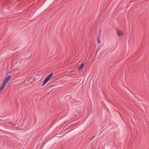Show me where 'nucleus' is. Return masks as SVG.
<instances>
[{
    "mask_svg": "<svg viewBox=\"0 0 149 149\" xmlns=\"http://www.w3.org/2000/svg\"><path fill=\"white\" fill-rule=\"evenodd\" d=\"M8 82L6 81H5L4 80L2 84H5V85Z\"/></svg>",
    "mask_w": 149,
    "mask_h": 149,
    "instance_id": "nucleus-6",
    "label": "nucleus"
},
{
    "mask_svg": "<svg viewBox=\"0 0 149 149\" xmlns=\"http://www.w3.org/2000/svg\"><path fill=\"white\" fill-rule=\"evenodd\" d=\"M53 73H51L50 74H49L45 79L42 85H41V86H43L45 85L46 84V83H47L49 81V79L52 78V77L53 76Z\"/></svg>",
    "mask_w": 149,
    "mask_h": 149,
    "instance_id": "nucleus-1",
    "label": "nucleus"
},
{
    "mask_svg": "<svg viewBox=\"0 0 149 149\" xmlns=\"http://www.w3.org/2000/svg\"><path fill=\"white\" fill-rule=\"evenodd\" d=\"M94 137L93 136L91 138L92 139H93L94 138Z\"/></svg>",
    "mask_w": 149,
    "mask_h": 149,
    "instance_id": "nucleus-10",
    "label": "nucleus"
},
{
    "mask_svg": "<svg viewBox=\"0 0 149 149\" xmlns=\"http://www.w3.org/2000/svg\"><path fill=\"white\" fill-rule=\"evenodd\" d=\"M8 82L6 81H5L4 80L2 84H5V85Z\"/></svg>",
    "mask_w": 149,
    "mask_h": 149,
    "instance_id": "nucleus-8",
    "label": "nucleus"
},
{
    "mask_svg": "<svg viewBox=\"0 0 149 149\" xmlns=\"http://www.w3.org/2000/svg\"><path fill=\"white\" fill-rule=\"evenodd\" d=\"M8 82L6 81H5L4 80L2 84H5V85Z\"/></svg>",
    "mask_w": 149,
    "mask_h": 149,
    "instance_id": "nucleus-7",
    "label": "nucleus"
},
{
    "mask_svg": "<svg viewBox=\"0 0 149 149\" xmlns=\"http://www.w3.org/2000/svg\"><path fill=\"white\" fill-rule=\"evenodd\" d=\"M117 33L119 36H120L123 35V32L121 31L117 30Z\"/></svg>",
    "mask_w": 149,
    "mask_h": 149,
    "instance_id": "nucleus-2",
    "label": "nucleus"
},
{
    "mask_svg": "<svg viewBox=\"0 0 149 149\" xmlns=\"http://www.w3.org/2000/svg\"><path fill=\"white\" fill-rule=\"evenodd\" d=\"M99 36L98 37V39H97V41L99 43H100V40L99 39Z\"/></svg>",
    "mask_w": 149,
    "mask_h": 149,
    "instance_id": "nucleus-9",
    "label": "nucleus"
},
{
    "mask_svg": "<svg viewBox=\"0 0 149 149\" xmlns=\"http://www.w3.org/2000/svg\"><path fill=\"white\" fill-rule=\"evenodd\" d=\"M5 86L6 85L5 84H4L2 83L0 88V91L2 90L4 88Z\"/></svg>",
    "mask_w": 149,
    "mask_h": 149,
    "instance_id": "nucleus-4",
    "label": "nucleus"
},
{
    "mask_svg": "<svg viewBox=\"0 0 149 149\" xmlns=\"http://www.w3.org/2000/svg\"><path fill=\"white\" fill-rule=\"evenodd\" d=\"M84 63L81 64V65L79 66V67L78 69V70H81L83 68V67H84Z\"/></svg>",
    "mask_w": 149,
    "mask_h": 149,
    "instance_id": "nucleus-5",
    "label": "nucleus"
},
{
    "mask_svg": "<svg viewBox=\"0 0 149 149\" xmlns=\"http://www.w3.org/2000/svg\"><path fill=\"white\" fill-rule=\"evenodd\" d=\"M11 78V77L10 76H8L7 77H6L5 79L4 80L7 81V82Z\"/></svg>",
    "mask_w": 149,
    "mask_h": 149,
    "instance_id": "nucleus-3",
    "label": "nucleus"
}]
</instances>
